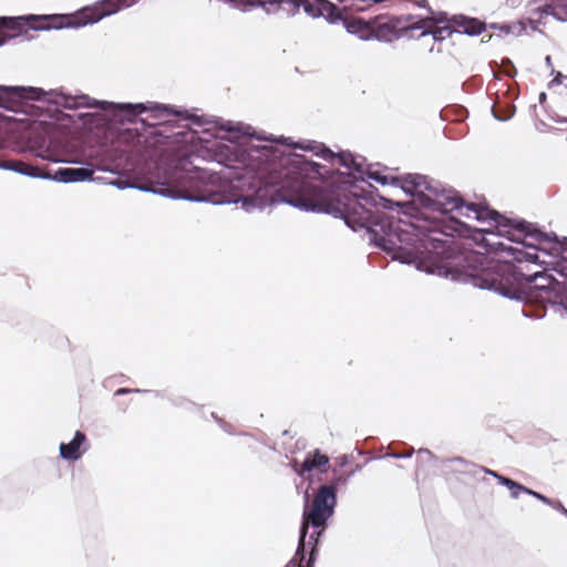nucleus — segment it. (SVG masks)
<instances>
[{
  "label": "nucleus",
  "mask_w": 567,
  "mask_h": 567,
  "mask_svg": "<svg viewBox=\"0 0 567 567\" xmlns=\"http://www.w3.org/2000/svg\"><path fill=\"white\" fill-rule=\"evenodd\" d=\"M221 130L227 133H235L238 135V137H251L257 141L264 140L262 135L255 133L252 126L243 123L226 122L224 125H221Z\"/></svg>",
  "instance_id": "nucleus-19"
},
{
  "label": "nucleus",
  "mask_w": 567,
  "mask_h": 567,
  "mask_svg": "<svg viewBox=\"0 0 567 567\" xmlns=\"http://www.w3.org/2000/svg\"><path fill=\"white\" fill-rule=\"evenodd\" d=\"M427 16L425 18V25H439L444 22H449L447 13L443 11H434L431 7L427 9Z\"/></svg>",
  "instance_id": "nucleus-24"
},
{
  "label": "nucleus",
  "mask_w": 567,
  "mask_h": 567,
  "mask_svg": "<svg viewBox=\"0 0 567 567\" xmlns=\"http://www.w3.org/2000/svg\"><path fill=\"white\" fill-rule=\"evenodd\" d=\"M364 176H365V182L363 183L364 184V188H367L368 186V181L369 179H372L381 185H391V178L392 177H389V176H385V175H382L381 173L379 172H369L367 173L364 171Z\"/></svg>",
  "instance_id": "nucleus-27"
},
{
  "label": "nucleus",
  "mask_w": 567,
  "mask_h": 567,
  "mask_svg": "<svg viewBox=\"0 0 567 567\" xmlns=\"http://www.w3.org/2000/svg\"><path fill=\"white\" fill-rule=\"evenodd\" d=\"M137 0H101L93 7H85L78 11L75 16L53 13V14H24L18 17H9L13 19L10 23V31L13 34H4L0 38V47L4 45L9 40L16 38L27 27L33 31H50L61 29H78L87 24H94L103 18L117 13L123 8H130Z\"/></svg>",
  "instance_id": "nucleus-6"
},
{
  "label": "nucleus",
  "mask_w": 567,
  "mask_h": 567,
  "mask_svg": "<svg viewBox=\"0 0 567 567\" xmlns=\"http://www.w3.org/2000/svg\"><path fill=\"white\" fill-rule=\"evenodd\" d=\"M502 66H503L504 73L507 76L514 78L516 75V73H517L516 68L514 66L513 62L509 59H503Z\"/></svg>",
  "instance_id": "nucleus-32"
},
{
  "label": "nucleus",
  "mask_w": 567,
  "mask_h": 567,
  "mask_svg": "<svg viewBox=\"0 0 567 567\" xmlns=\"http://www.w3.org/2000/svg\"><path fill=\"white\" fill-rule=\"evenodd\" d=\"M566 122H567V118H566Z\"/></svg>",
  "instance_id": "nucleus-51"
},
{
  "label": "nucleus",
  "mask_w": 567,
  "mask_h": 567,
  "mask_svg": "<svg viewBox=\"0 0 567 567\" xmlns=\"http://www.w3.org/2000/svg\"><path fill=\"white\" fill-rule=\"evenodd\" d=\"M181 138L213 153L225 165L223 177L237 193V202L248 213L285 203L303 212L332 214L346 205L359 183L365 182L363 164L350 151L337 153L336 159L349 172H331L324 165L297 153L278 158L271 145L251 142L226 144L208 131H184Z\"/></svg>",
  "instance_id": "nucleus-1"
},
{
  "label": "nucleus",
  "mask_w": 567,
  "mask_h": 567,
  "mask_svg": "<svg viewBox=\"0 0 567 567\" xmlns=\"http://www.w3.org/2000/svg\"><path fill=\"white\" fill-rule=\"evenodd\" d=\"M553 507L555 509L559 511L560 513H563L565 516H567V509L565 508V506L561 504L560 501H555Z\"/></svg>",
  "instance_id": "nucleus-38"
},
{
  "label": "nucleus",
  "mask_w": 567,
  "mask_h": 567,
  "mask_svg": "<svg viewBox=\"0 0 567 567\" xmlns=\"http://www.w3.org/2000/svg\"><path fill=\"white\" fill-rule=\"evenodd\" d=\"M484 246L489 252H505L513 258L516 262H523L526 258V250L530 247L523 245L513 246L501 240L484 238Z\"/></svg>",
  "instance_id": "nucleus-14"
},
{
  "label": "nucleus",
  "mask_w": 567,
  "mask_h": 567,
  "mask_svg": "<svg viewBox=\"0 0 567 567\" xmlns=\"http://www.w3.org/2000/svg\"><path fill=\"white\" fill-rule=\"evenodd\" d=\"M417 454H419V455H421V454H423V455H427V456H429V457H431V458H432V457H434L433 453H432L430 450H427V449H420V450L417 451Z\"/></svg>",
  "instance_id": "nucleus-40"
},
{
  "label": "nucleus",
  "mask_w": 567,
  "mask_h": 567,
  "mask_svg": "<svg viewBox=\"0 0 567 567\" xmlns=\"http://www.w3.org/2000/svg\"><path fill=\"white\" fill-rule=\"evenodd\" d=\"M324 2L327 0H251L239 3V8L243 10V13H248L259 8L266 16L286 18L295 17L302 8L307 16L320 18L324 13Z\"/></svg>",
  "instance_id": "nucleus-9"
},
{
  "label": "nucleus",
  "mask_w": 567,
  "mask_h": 567,
  "mask_svg": "<svg viewBox=\"0 0 567 567\" xmlns=\"http://www.w3.org/2000/svg\"><path fill=\"white\" fill-rule=\"evenodd\" d=\"M412 1L419 8L427 9L430 7L427 0H412Z\"/></svg>",
  "instance_id": "nucleus-39"
},
{
  "label": "nucleus",
  "mask_w": 567,
  "mask_h": 567,
  "mask_svg": "<svg viewBox=\"0 0 567 567\" xmlns=\"http://www.w3.org/2000/svg\"><path fill=\"white\" fill-rule=\"evenodd\" d=\"M295 147L312 152L316 156L327 161V162H333L337 157V153H334L330 147H328L323 143L318 142H307L305 143H298L295 145Z\"/></svg>",
  "instance_id": "nucleus-17"
},
{
  "label": "nucleus",
  "mask_w": 567,
  "mask_h": 567,
  "mask_svg": "<svg viewBox=\"0 0 567 567\" xmlns=\"http://www.w3.org/2000/svg\"><path fill=\"white\" fill-rule=\"evenodd\" d=\"M454 33L475 37L486 29V23L477 18L467 17L465 14H454L450 18Z\"/></svg>",
  "instance_id": "nucleus-13"
},
{
  "label": "nucleus",
  "mask_w": 567,
  "mask_h": 567,
  "mask_svg": "<svg viewBox=\"0 0 567 567\" xmlns=\"http://www.w3.org/2000/svg\"><path fill=\"white\" fill-rule=\"evenodd\" d=\"M484 473L497 480L498 484L503 486L502 480H507L508 477L501 475L498 472L487 468L485 466L478 465L477 474Z\"/></svg>",
  "instance_id": "nucleus-30"
},
{
  "label": "nucleus",
  "mask_w": 567,
  "mask_h": 567,
  "mask_svg": "<svg viewBox=\"0 0 567 567\" xmlns=\"http://www.w3.org/2000/svg\"><path fill=\"white\" fill-rule=\"evenodd\" d=\"M503 482V486L507 487L511 492V497L512 498H518L520 493H525L528 495V492L530 491L529 487H526L525 485L512 480V478H507V480H502Z\"/></svg>",
  "instance_id": "nucleus-25"
},
{
  "label": "nucleus",
  "mask_w": 567,
  "mask_h": 567,
  "mask_svg": "<svg viewBox=\"0 0 567 567\" xmlns=\"http://www.w3.org/2000/svg\"><path fill=\"white\" fill-rule=\"evenodd\" d=\"M566 80H567V75H566Z\"/></svg>",
  "instance_id": "nucleus-50"
},
{
  "label": "nucleus",
  "mask_w": 567,
  "mask_h": 567,
  "mask_svg": "<svg viewBox=\"0 0 567 567\" xmlns=\"http://www.w3.org/2000/svg\"><path fill=\"white\" fill-rule=\"evenodd\" d=\"M528 495L535 497L536 499L540 501L542 503H544L548 506H551V507L554 506L555 499H551L537 491H534L530 488V491L528 492Z\"/></svg>",
  "instance_id": "nucleus-33"
},
{
  "label": "nucleus",
  "mask_w": 567,
  "mask_h": 567,
  "mask_svg": "<svg viewBox=\"0 0 567 567\" xmlns=\"http://www.w3.org/2000/svg\"><path fill=\"white\" fill-rule=\"evenodd\" d=\"M539 252H542L545 256L553 257V254L550 251H548L546 249H543V248H540L538 246V250H534V251H527L526 250L525 261L526 262H530V264H535V265L545 266V269H548L549 261H547L545 259H540Z\"/></svg>",
  "instance_id": "nucleus-23"
},
{
  "label": "nucleus",
  "mask_w": 567,
  "mask_h": 567,
  "mask_svg": "<svg viewBox=\"0 0 567 567\" xmlns=\"http://www.w3.org/2000/svg\"><path fill=\"white\" fill-rule=\"evenodd\" d=\"M546 65L550 69H553L551 58L550 55H546L545 58Z\"/></svg>",
  "instance_id": "nucleus-44"
},
{
  "label": "nucleus",
  "mask_w": 567,
  "mask_h": 567,
  "mask_svg": "<svg viewBox=\"0 0 567 567\" xmlns=\"http://www.w3.org/2000/svg\"><path fill=\"white\" fill-rule=\"evenodd\" d=\"M454 33L453 27L449 21L447 24L442 27L430 28L424 24L419 38L431 35L435 42H442Z\"/></svg>",
  "instance_id": "nucleus-20"
},
{
  "label": "nucleus",
  "mask_w": 567,
  "mask_h": 567,
  "mask_svg": "<svg viewBox=\"0 0 567 567\" xmlns=\"http://www.w3.org/2000/svg\"><path fill=\"white\" fill-rule=\"evenodd\" d=\"M87 450L89 443L86 434L80 430L75 431L70 442H61L59 445L60 457L71 462L79 461Z\"/></svg>",
  "instance_id": "nucleus-11"
},
{
  "label": "nucleus",
  "mask_w": 567,
  "mask_h": 567,
  "mask_svg": "<svg viewBox=\"0 0 567 567\" xmlns=\"http://www.w3.org/2000/svg\"><path fill=\"white\" fill-rule=\"evenodd\" d=\"M13 22V19L9 17H0V30L10 31V23Z\"/></svg>",
  "instance_id": "nucleus-36"
},
{
  "label": "nucleus",
  "mask_w": 567,
  "mask_h": 567,
  "mask_svg": "<svg viewBox=\"0 0 567 567\" xmlns=\"http://www.w3.org/2000/svg\"><path fill=\"white\" fill-rule=\"evenodd\" d=\"M328 464L329 456L327 454H323L319 449H315L313 451L307 453L302 462L293 460L291 463V467L298 476L305 477L307 473H310L315 468L321 470V467Z\"/></svg>",
  "instance_id": "nucleus-12"
},
{
  "label": "nucleus",
  "mask_w": 567,
  "mask_h": 567,
  "mask_svg": "<svg viewBox=\"0 0 567 567\" xmlns=\"http://www.w3.org/2000/svg\"><path fill=\"white\" fill-rule=\"evenodd\" d=\"M391 185L400 187L411 198L393 200L368 184L367 188L348 195L350 199L337 214L352 230L365 229L370 243L391 255L393 260L449 278L453 267H447V262L463 249L454 240L432 234L446 235L447 229L465 226L452 217L454 210L463 208L465 200L455 189L422 174L392 177Z\"/></svg>",
  "instance_id": "nucleus-2"
},
{
  "label": "nucleus",
  "mask_w": 567,
  "mask_h": 567,
  "mask_svg": "<svg viewBox=\"0 0 567 567\" xmlns=\"http://www.w3.org/2000/svg\"><path fill=\"white\" fill-rule=\"evenodd\" d=\"M210 415H212V417H213V419H215V420L219 423V425H220V426H224V425L226 424V423H225L221 419H219V417H218L214 412H212V413H210Z\"/></svg>",
  "instance_id": "nucleus-43"
},
{
  "label": "nucleus",
  "mask_w": 567,
  "mask_h": 567,
  "mask_svg": "<svg viewBox=\"0 0 567 567\" xmlns=\"http://www.w3.org/2000/svg\"><path fill=\"white\" fill-rule=\"evenodd\" d=\"M23 101H47L64 109L75 110L80 107L97 109L114 116H120L133 122L136 116L150 112L154 117L159 115H174L202 125L200 116L189 113L187 110L177 109L171 104L158 102L148 103H115L91 99L87 95L72 96L54 91H44L41 87L23 85L0 84V109L17 112ZM0 169L18 173L37 179L53 181L56 183H82L93 181L95 172L92 164H83L80 167H60L52 174L40 172L38 166L25 164L21 159L0 161Z\"/></svg>",
  "instance_id": "nucleus-4"
},
{
  "label": "nucleus",
  "mask_w": 567,
  "mask_h": 567,
  "mask_svg": "<svg viewBox=\"0 0 567 567\" xmlns=\"http://www.w3.org/2000/svg\"><path fill=\"white\" fill-rule=\"evenodd\" d=\"M566 80H567V75H566Z\"/></svg>",
  "instance_id": "nucleus-49"
},
{
  "label": "nucleus",
  "mask_w": 567,
  "mask_h": 567,
  "mask_svg": "<svg viewBox=\"0 0 567 567\" xmlns=\"http://www.w3.org/2000/svg\"><path fill=\"white\" fill-rule=\"evenodd\" d=\"M546 100V93L545 92H542L539 94V102L543 103L544 101Z\"/></svg>",
  "instance_id": "nucleus-46"
},
{
  "label": "nucleus",
  "mask_w": 567,
  "mask_h": 567,
  "mask_svg": "<svg viewBox=\"0 0 567 567\" xmlns=\"http://www.w3.org/2000/svg\"><path fill=\"white\" fill-rule=\"evenodd\" d=\"M442 464L447 473L460 474L470 477L477 476L478 465L462 456L443 460Z\"/></svg>",
  "instance_id": "nucleus-15"
},
{
  "label": "nucleus",
  "mask_w": 567,
  "mask_h": 567,
  "mask_svg": "<svg viewBox=\"0 0 567 567\" xmlns=\"http://www.w3.org/2000/svg\"><path fill=\"white\" fill-rule=\"evenodd\" d=\"M360 470V466H357L355 470L349 472V473H343V474H340V475H337L331 482L327 483L326 485H331L332 487H334L336 489V495H338V488L339 486L341 485H346L349 481V478L355 473V471Z\"/></svg>",
  "instance_id": "nucleus-28"
},
{
  "label": "nucleus",
  "mask_w": 567,
  "mask_h": 567,
  "mask_svg": "<svg viewBox=\"0 0 567 567\" xmlns=\"http://www.w3.org/2000/svg\"><path fill=\"white\" fill-rule=\"evenodd\" d=\"M169 401L173 405L185 408V409H190V408L195 406L194 402H192L183 396H171Z\"/></svg>",
  "instance_id": "nucleus-31"
},
{
  "label": "nucleus",
  "mask_w": 567,
  "mask_h": 567,
  "mask_svg": "<svg viewBox=\"0 0 567 567\" xmlns=\"http://www.w3.org/2000/svg\"><path fill=\"white\" fill-rule=\"evenodd\" d=\"M396 17L402 22V28H400L402 37L406 35L410 31H422L424 29L425 18L421 16L401 14Z\"/></svg>",
  "instance_id": "nucleus-18"
},
{
  "label": "nucleus",
  "mask_w": 567,
  "mask_h": 567,
  "mask_svg": "<svg viewBox=\"0 0 567 567\" xmlns=\"http://www.w3.org/2000/svg\"><path fill=\"white\" fill-rule=\"evenodd\" d=\"M468 210L476 214V219L493 220L497 227H504L505 230H498L497 234L491 233L495 238L505 237L508 241L524 247H530L533 250H538V244L546 241H554L556 234L545 233L537 225L526 221L520 218H508L495 209L488 207L480 208L476 204H466L463 206Z\"/></svg>",
  "instance_id": "nucleus-8"
},
{
  "label": "nucleus",
  "mask_w": 567,
  "mask_h": 567,
  "mask_svg": "<svg viewBox=\"0 0 567 567\" xmlns=\"http://www.w3.org/2000/svg\"><path fill=\"white\" fill-rule=\"evenodd\" d=\"M491 29L498 30L501 33L504 34H513L515 37H518L525 32V25L523 22H514V23H491Z\"/></svg>",
  "instance_id": "nucleus-21"
},
{
  "label": "nucleus",
  "mask_w": 567,
  "mask_h": 567,
  "mask_svg": "<svg viewBox=\"0 0 567 567\" xmlns=\"http://www.w3.org/2000/svg\"><path fill=\"white\" fill-rule=\"evenodd\" d=\"M413 450H410L409 452L406 453H391L389 454L390 457H393V458H410L413 454Z\"/></svg>",
  "instance_id": "nucleus-37"
},
{
  "label": "nucleus",
  "mask_w": 567,
  "mask_h": 567,
  "mask_svg": "<svg viewBox=\"0 0 567 567\" xmlns=\"http://www.w3.org/2000/svg\"><path fill=\"white\" fill-rule=\"evenodd\" d=\"M308 560V554L306 555V559L301 560L300 557H297V553L295 557L285 566V567H306Z\"/></svg>",
  "instance_id": "nucleus-34"
},
{
  "label": "nucleus",
  "mask_w": 567,
  "mask_h": 567,
  "mask_svg": "<svg viewBox=\"0 0 567 567\" xmlns=\"http://www.w3.org/2000/svg\"><path fill=\"white\" fill-rule=\"evenodd\" d=\"M219 164L224 168L218 174L205 169L178 174L176 176L177 186L165 183L158 187L136 186L121 178L109 182V185L121 190L136 188L174 200L208 203L213 205L237 204V193L229 188V183L223 177L225 165L223 163Z\"/></svg>",
  "instance_id": "nucleus-5"
},
{
  "label": "nucleus",
  "mask_w": 567,
  "mask_h": 567,
  "mask_svg": "<svg viewBox=\"0 0 567 567\" xmlns=\"http://www.w3.org/2000/svg\"><path fill=\"white\" fill-rule=\"evenodd\" d=\"M530 23H532L533 30H536V25H535L534 21H530Z\"/></svg>",
  "instance_id": "nucleus-47"
},
{
  "label": "nucleus",
  "mask_w": 567,
  "mask_h": 567,
  "mask_svg": "<svg viewBox=\"0 0 567 567\" xmlns=\"http://www.w3.org/2000/svg\"><path fill=\"white\" fill-rule=\"evenodd\" d=\"M316 559H317V558H315V555H313V554H312V555H310V557H308V560H307V565H306V567H315Z\"/></svg>",
  "instance_id": "nucleus-42"
},
{
  "label": "nucleus",
  "mask_w": 567,
  "mask_h": 567,
  "mask_svg": "<svg viewBox=\"0 0 567 567\" xmlns=\"http://www.w3.org/2000/svg\"><path fill=\"white\" fill-rule=\"evenodd\" d=\"M326 4V9H324V13H323V18L327 20L328 23L330 24H337L339 22H342L346 20V17H343V14L341 13L339 7L327 0V2H324Z\"/></svg>",
  "instance_id": "nucleus-22"
},
{
  "label": "nucleus",
  "mask_w": 567,
  "mask_h": 567,
  "mask_svg": "<svg viewBox=\"0 0 567 567\" xmlns=\"http://www.w3.org/2000/svg\"><path fill=\"white\" fill-rule=\"evenodd\" d=\"M551 74H554V79L549 82V84H548L549 87H553L554 85L561 84L563 79L566 80V76L563 75L561 72L555 71L554 69H551Z\"/></svg>",
  "instance_id": "nucleus-35"
},
{
  "label": "nucleus",
  "mask_w": 567,
  "mask_h": 567,
  "mask_svg": "<svg viewBox=\"0 0 567 567\" xmlns=\"http://www.w3.org/2000/svg\"><path fill=\"white\" fill-rule=\"evenodd\" d=\"M146 393V392H150V393H154V395L156 398H163V394L162 392L159 391H151V390H142V389H130V388H120L115 391V395L120 396V395H125V394H128V393Z\"/></svg>",
  "instance_id": "nucleus-29"
},
{
  "label": "nucleus",
  "mask_w": 567,
  "mask_h": 567,
  "mask_svg": "<svg viewBox=\"0 0 567 567\" xmlns=\"http://www.w3.org/2000/svg\"><path fill=\"white\" fill-rule=\"evenodd\" d=\"M514 112H515L514 105H508V106L504 107L502 111L496 109L495 105L492 106V114H493L494 118L497 121H501V122L508 121L514 115Z\"/></svg>",
  "instance_id": "nucleus-26"
},
{
  "label": "nucleus",
  "mask_w": 567,
  "mask_h": 567,
  "mask_svg": "<svg viewBox=\"0 0 567 567\" xmlns=\"http://www.w3.org/2000/svg\"><path fill=\"white\" fill-rule=\"evenodd\" d=\"M343 27L348 33L358 35L360 40L372 33L371 19L364 20L362 18H346Z\"/></svg>",
  "instance_id": "nucleus-16"
},
{
  "label": "nucleus",
  "mask_w": 567,
  "mask_h": 567,
  "mask_svg": "<svg viewBox=\"0 0 567 567\" xmlns=\"http://www.w3.org/2000/svg\"><path fill=\"white\" fill-rule=\"evenodd\" d=\"M279 141H281L282 144H288L289 137L280 136L278 137Z\"/></svg>",
  "instance_id": "nucleus-45"
},
{
  "label": "nucleus",
  "mask_w": 567,
  "mask_h": 567,
  "mask_svg": "<svg viewBox=\"0 0 567 567\" xmlns=\"http://www.w3.org/2000/svg\"><path fill=\"white\" fill-rule=\"evenodd\" d=\"M303 501L305 508L297 547V557H300L301 560L306 559L307 554L308 557L313 554L317 558L318 543L328 525V520L334 514L338 495H336L334 487L322 484L315 493L311 505L309 489L305 491Z\"/></svg>",
  "instance_id": "nucleus-7"
},
{
  "label": "nucleus",
  "mask_w": 567,
  "mask_h": 567,
  "mask_svg": "<svg viewBox=\"0 0 567 567\" xmlns=\"http://www.w3.org/2000/svg\"><path fill=\"white\" fill-rule=\"evenodd\" d=\"M262 137H264V140H262V141H269V138H268V137H265V136H262ZM270 142H274V138H270Z\"/></svg>",
  "instance_id": "nucleus-48"
},
{
  "label": "nucleus",
  "mask_w": 567,
  "mask_h": 567,
  "mask_svg": "<svg viewBox=\"0 0 567 567\" xmlns=\"http://www.w3.org/2000/svg\"><path fill=\"white\" fill-rule=\"evenodd\" d=\"M447 267H453L449 278L454 281L471 282L478 289L533 307L523 309L526 318L543 319L546 305L567 317V285L545 271L526 275L513 264L492 265L484 255L467 249L452 256Z\"/></svg>",
  "instance_id": "nucleus-3"
},
{
  "label": "nucleus",
  "mask_w": 567,
  "mask_h": 567,
  "mask_svg": "<svg viewBox=\"0 0 567 567\" xmlns=\"http://www.w3.org/2000/svg\"><path fill=\"white\" fill-rule=\"evenodd\" d=\"M402 22L394 14H378L371 18L372 33L364 37L363 41L378 40L380 42H391L394 39L402 38Z\"/></svg>",
  "instance_id": "nucleus-10"
},
{
  "label": "nucleus",
  "mask_w": 567,
  "mask_h": 567,
  "mask_svg": "<svg viewBox=\"0 0 567 567\" xmlns=\"http://www.w3.org/2000/svg\"><path fill=\"white\" fill-rule=\"evenodd\" d=\"M348 462H349V457H348V455H342V456H340V457H339V465H340L341 467H342V466H344V465H347V464H348Z\"/></svg>",
  "instance_id": "nucleus-41"
}]
</instances>
